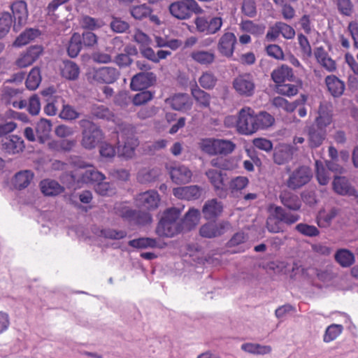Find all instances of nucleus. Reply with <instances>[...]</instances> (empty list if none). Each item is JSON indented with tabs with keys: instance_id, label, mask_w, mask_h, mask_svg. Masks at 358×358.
Wrapping results in <instances>:
<instances>
[{
	"instance_id": "nucleus-38",
	"label": "nucleus",
	"mask_w": 358,
	"mask_h": 358,
	"mask_svg": "<svg viewBox=\"0 0 358 358\" xmlns=\"http://www.w3.org/2000/svg\"><path fill=\"white\" fill-rule=\"evenodd\" d=\"M241 350L253 355H266L271 352V347L258 343H245L241 345Z\"/></svg>"
},
{
	"instance_id": "nucleus-23",
	"label": "nucleus",
	"mask_w": 358,
	"mask_h": 358,
	"mask_svg": "<svg viewBox=\"0 0 358 358\" xmlns=\"http://www.w3.org/2000/svg\"><path fill=\"white\" fill-rule=\"evenodd\" d=\"M222 209V203L213 199L205 203L202 212L206 220L214 221L221 214Z\"/></svg>"
},
{
	"instance_id": "nucleus-21",
	"label": "nucleus",
	"mask_w": 358,
	"mask_h": 358,
	"mask_svg": "<svg viewBox=\"0 0 358 358\" xmlns=\"http://www.w3.org/2000/svg\"><path fill=\"white\" fill-rule=\"evenodd\" d=\"M271 77L275 85H278L286 81H293L294 75L291 67L286 64H282L271 72Z\"/></svg>"
},
{
	"instance_id": "nucleus-20",
	"label": "nucleus",
	"mask_w": 358,
	"mask_h": 358,
	"mask_svg": "<svg viewBox=\"0 0 358 358\" xmlns=\"http://www.w3.org/2000/svg\"><path fill=\"white\" fill-rule=\"evenodd\" d=\"M327 129L318 127L314 124L308 129V142L310 148L320 147L327 137Z\"/></svg>"
},
{
	"instance_id": "nucleus-59",
	"label": "nucleus",
	"mask_w": 358,
	"mask_h": 358,
	"mask_svg": "<svg viewBox=\"0 0 358 358\" xmlns=\"http://www.w3.org/2000/svg\"><path fill=\"white\" fill-rule=\"evenodd\" d=\"M20 94V92L16 89L8 88L6 90L5 94L10 97L8 101V103L12 105L15 108L22 109L27 106V101L25 100L13 101V96H17Z\"/></svg>"
},
{
	"instance_id": "nucleus-28",
	"label": "nucleus",
	"mask_w": 358,
	"mask_h": 358,
	"mask_svg": "<svg viewBox=\"0 0 358 358\" xmlns=\"http://www.w3.org/2000/svg\"><path fill=\"white\" fill-rule=\"evenodd\" d=\"M275 123V118L266 111L255 113V132L258 130L266 129Z\"/></svg>"
},
{
	"instance_id": "nucleus-46",
	"label": "nucleus",
	"mask_w": 358,
	"mask_h": 358,
	"mask_svg": "<svg viewBox=\"0 0 358 358\" xmlns=\"http://www.w3.org/2000/svg\"><path fill=\"white\" fill-rule=\"evenodd\" d=\"M41 82L40 69L34 67L29 72L27 80L26 86L29 90H35Z\"/></svg>"
},
{
	"instance_id": "nucleus-3",
	"label": "nucleus",
	"mask_w": 358,
	"mask_h": 358,
	"mask_svg": "<svg viewBox=\"0 0 358 358\" xmlns=\"http://www.w3.org/2000/svg\"><path fill=\"white\" fill-rule=\"evenodd\" d=\"M255 111L249 106L242 108L237 114L236 129L242 135H252L255 133Z\"/></svg>"
},
{
	"instance_id": "nucleus-48",
	"label": "nucleus",
	"mask_w": 358,
	"mask_h": 358,
	"mask_svg": "<svg viewBox=\"0 0 358 358\" xmlns=\"http://www.w3.org/2000/svg\"><path fill=\"white\" fill-rule=\"evenodd\" d=\"M241 29L251 34L259 36L264 33V27L260 24H255L251 20H243L240 24Z\"/></svg>"
},
{
	"instance_id": "nucleus-7",
	"label": "nucleus",
	"mask_w": 358,
	"mask_h": 358,
	"mask_svg": "<svg viewBox=\"0 0 358 358\" xmlns=\"http://www.w3.org/2000/svg\"><path fill=\"white\" fill-rule=\"evenodd\" d=\"M194 24L199 32L212 35L220 30L223 20L221 17H213L208 20L204 16H199L195 18Z\"/></svg>"
},
{
	"instance_id": "nucleus-41",
	"label": "nucleus",
	"mask_w": 358,
	"mask_h": 358,
	"mask_svg": "<svg viewBox=\"0 0 358 358\" xmlns=\"http://www.w3.org/2000/svg\"><path fill=\"white\" fill-rule=\"evenodd\" d=\"M217 83V78L210 71L203 72L199 78L200 86L205 90H213Z\"/></svg>"
},
{
	"instance_id": "nucleus-54",
	"label": "nucleus",
	"mask_w": 358,
	"mask_h": 358,
	"mask_svg": "<svg viewBox=\"0 0 358 358\" xmlns=\"http://www.w3.org/2000/svg\"><path fill=\"white\" fill-rule=\"evenodd\" d=\"M316 178L318 182L322 185H325L329 182V171L326 169L323 163L319 160L315 162Z\"/></svg>"
},
{
	"instance_id": "nucleus-18",
	"label": "nucleus",
	"mask_w": 358,
	"mask_h": 358,
	"mask_svg": "<svg viewBox=\"0 0 358 358\" xmlns=\"http://www.w3.org/2000/svg\"><path fill=\"white\" fill-rule=\"evenodd\" d=\"M170 177L176 184H186L191 181L192 173L184 165H176L169 169Z\"/></svg>"
},
{
	"instance_id": "nucleus-26",
	"label": "nucleus",
	"mask_w": 358,
	"mask_h": 358,
	"mask_svg": "<svg viewBox=\"0 0 358 358\" xmlns=\"http://www.w3.org/2000/svg\"><path fill=\"white\" fill-rule=\"evenodd\" d=\"M325 84L328 91L334 97L341 96L345 90V83L334 75L327 76L325 78Z\"/></svg>"
},
{
	"instance_id": "nucleus-45",
	"label": "nucleus",
	"mask_w": 358,
	"mask_h": 358,
	"mask_svg": "<svg viewBox=\"0 0 358 358\" xmlns=\"http://www.w3.org/2000/svg\"><path fill=\"white\" fill-rule=\"evenodd\" d=\"M271 103L273 106L278 108H281L286 112L291 113L296 109L298 105V101L289 102L287 99L282 96H275L272 99Z\"/></svg>"
},
{
	"instance_id": "nucleus-39",
	"label": "nucleus",
	"mask_w": 358,
	"mask_h": 358,
	"mask_svg": "<svg viewBox=\"0 0 358 358\" xmlns=\"http://www.w3.org/2000/svg\"><path fill=\"white\" fill-rule=\"evenodd\" d=\"M182 225H157L155 231L161 237L172 238L180 233Z\"/></svg>"
},
{
	"instance_id": "nucleus-36",
	"label": "nucleus",
	"mask_w": 358,
	"mask_h": 358,
	"mask_svg": "<svg viewBox=\"0 0 358 358\" xmlns=\"http://www.w3.org/2000/svg\"><path fill=\"white\" fill-rule=\"evenodd\" d=\"M225 231V225H201L199 233L202 237L211 238L224 234Z\"/></svg>"
},
{
	"instance_id": "nucleus-27",
	"label": "nucleus",
	"mask_w": 358,
	"mask_h": 358,
	"mask_svg": "<svg viewBox=\"0 0 358 358\" xmlns=\"http://www.w3.org/2000/svg\"><path fill=\"white\" fill-rule=\"evenodd\" d=\"M41 192L45 196H57L64 192V187L58 182L45 179L40 182Z\"/></svg>"
},
{
	"instance_id": "nucleus-40",
	"label": "nucleus",
	"mask_w": 358,
	"mask_h": 358,
	"mask_svg": "<svg viewBox=\"0 0 358 358\" xmlns=\"http://www.w3.org/2000/svg\"><path fill=\"white\" fill-rule=\"evenodd\" d=\"M249 184V179L245 176H236L231 179L228 184V188L231 194L241 192Z\"/></svg>"
},
{
	"instance_id": "nucleus-9",
	"label": "nucleus",
	"mask_w": 358,
	"mask_h": 358,
	"mask_svg": "<svg viewBox=\"0 0 358 358\" xmlns=\"http://www.w3.org/2000/svg\"><path fill=\"white\" fill-rule=\"evenodd\" d=\"M333 116L332 103L327 101H322L319 105L317 115L313 124L320 128L327 129L333 122Z\"/></svg>"
},
{
	"instance_id": "nucleus-14",
	"label": "nucleus",
	"mask_w": 358,
	"mask_h": 358,
	"mask_svg": "<svg viewBox=\"0 0 358 358\" xmlns=\"http://www.w3.org/2000/svg\"><path fill=\"white\" fill-rule=\"evenodd\" d=\"M120 75V73L116 68L103 66L94 71L93 79L99 83L112 84L119 78Z\"/></svg>"
},
{
	"instance_id": "nucleus-17",
	"label": "nucleus",
	"mask_w": 358,
	"mask_h": 358,
	"mask_svg": "<svg viewBox=\"0 0 358 358\" xmlns=\"http://www.w3.org/2000/svg\"><path fill=\"white\" fill-rule=\"evenodd\" d=\"M236 43L235 34L231 32H225L218 41L217 50L222 56L229 58L234 54Z\"/></svg>"
},
{
	"instance_id": "nucleus-35",
	"label": "nucleus",
	"mask_w": 358,
	"mask_h": 358,
	"mask_svg": "<svg viewBox=\"0 0 358 358\" xmlns=\"http://www.w3.org/2000/svg\"><path fill=\"white\" fill-rule=\"evenodd\" d=\"M292 158V150L289 146H281L275 150L273 161L278 165L287 163Z\"/></svg>"
},
{
	"instance_id": "nucleus-25",
	"label": "nucleus",
	"mask_w": 358,
	"mask_h": 358,
	"mask_svg": "<svg viewBox=\"0 0 358 358\" xmlns=\"http://www.w3.org/2000/svg\"><path fill=\"white\" fill-rule=\"evenodd\" d=\"M24 148V141L17 135L10 136L3 140V148L8 154L19 153L23 151Z\"/></svg>"
},
{
	"instance_id": "nucleus-47",
	"label": "nucleus",
	"mask_w": 358,
	"mask_h": 358,
	"mask_svg": "<svg viewBox=\"0 0 358 358\" xmlns=\"http://www.w3.org/2000/svg\"><path fill=\"white\" fill-rule=\"evenodd\" d=\"M236 144L230 140L217 138L216 155H227L235 149Z\"/></svg>"
},
{
	"instance_id": "nucleus-5",
	"label": "nucleus",
	"mask_w": 358,
	"mask_h": 358,
	"mask_svg": "<svg viewBox=\"0 0 358 358\" xmlns=\"http://www.w3.org/2000/svg\"><path fill=\"white\" fill-rule=\"evenodd\" d=\"M118 138L124 143L121 154L127 158L134 155L135 149L138 145V141L134 136V129L131 125L125 126L120 132H117Z\"/></svg>"
},
{
	"instance_id": "nucleus-63",
	"label": "nucleus",
	"mask_w": 358,
	"mask_h": 358,
	"mask_svg": "<svg viewBox=\"0 0 358 358\" xmlns=\"http://www.w3.org/2000/svg\"><path fill=\"white\" fill-rule=\"evenodd\" d=\"M59 117L62 119L66 120H73L79 117V113H78L71 106L64 105L62 111L59 113Z\"/></svg>"
},
{
	"instance_id": "nucleus-30",
	"label": "nucleus",
	"mask_w": 358,
	"mask_h": 358,
	"mask_svg": "<svg viewBox=\"0 0 358 358\" xmlns=\"http://www.w3.org/2000/svg\"><path fill=\"white\" fill-rule=\"evenodd\" d=\"M128 245L136 249L162 248L157 239L148 237L135 238L129 241Z\"/></svg>"
},
{
	"instance_id": "nucleus-43",
	"label": "nucleus",
	"mask_w": 358,
	"mask_h": 358,
	"mask_svg": "<svg viewBox=\"0 0 358 358\" xmlns=\"http://www.w3.org/2000/svg\"><path fill=\"white\" fill-rule=\"evenodd\" d=\"M217 138H201L199 143L200 150L208 155H216Z\"/></svg>"
},
{
	"instance_id": "nucleus-52",
	"label": "nucleus",
	"mask_w": 358,
	"mask_h": 358,
	"mask_svg": "<svg viewBox=\"0 0 358 358\" xmlns=\"http://www.w3.org/2000/svg\"><path fill=\"white\" fill-rule=\"evenodd\" d=\"M13 17L8 12H4L0 16V39L3 38L10 31Z\"/></svg>"
},
{
	"instance_id": "nucleus-64",
	"label": "nucleus",
	"mask_w": 358,
	"mask_h": 358,
	"mask_svg": "<svg viewBox=\"0 0 358 358\" xmlns=\"http://www.w3.org/2000/svg\"><path fill=\"white\" fill-rule=\"evenodd\" d=\"M210 165L222 170H232L234 168L229 159L222 157H216L211 159Z\"/></svg>"
},
{
	"instance_id": "nucleus-34",
	"label": "nucleus",
	"mask_w": 358,
	"mask_h": 358,
	"mask_svg": "<svg viewBox=\"0 0 358 358\" xmlns=\"http://www.w3.org/2000/svg\"><path fill=\"white\" fill-rule=\"evenodd\" d=\"M182 210L176 207L166 209L159 215V221L158 224H176L180 216Z\"/></svg>"
},
{
	"instance_id": "nucleus-16",
	"label": "nucleus",
	"mask_w": 358,
	"mask_h": 358,
	"mask_svg": "<svg viewBox=\"0 0 358 358\" xmlns=\"http://www.w3.org/2000/svg\"><path fill=\"white\" fill-rule=\"evenodd\" d=\"M269 217H273L277 222L285 224H293L299 220V216L294 213H287L282 207L270 204L268 206Z\"/></svg>"
},
{
	"instance_id": "nucleus-19",
	"label": "nucleus",
	"mask_w": 358,
	"mask_h": 358,
	"mask_svg": "<svg viewBox=\"0 0 358 358\" xmlns=\"http://www.w3.org/2000/svg\"><path fill=\"white\" fill-rule=\"evenodd\" d=\"M201 192L202 189L198 185L180 187L173 189V194L176 198L187 201L198 199Z\"/></svg>"
},
{
	"instance_id": "nucleus-31",
	"label": "nucleus",
	"mask_w": 358,
	"mask_h": 358,
	"mask_svg": "<svg viewBox=\"0 0 358 358\" xmlns=\"http://www.w3.org/2000/svg\"><path fill=\"white\" fill-rule=\"evenodd\" d=\"M192 95L200 108H207L210 107L211 96L208 92L199 88L197 85L192 89Z\"/></svg>"
},
{
	"instance_id": "nucleus-29",
	"label": "nucleus",
	"mask_w": 358,
	"mask_h": 358,
	"mask_svg": "<svg viewBox=\"0 0 358 358\" xmlns=\"http://www.w3.org/2000/svg\"><path fill=\"white\" fill-rule=\"evenodd\" d=\"M281 203L287 208L292 210H298L301 207V201L299 197L287 191H284L280 194Z\"/></svg>"
},
{
	"instance_id": "nucleus-10",
	"label": "nucleus",
	"mask_w": 358,
	"mask_h": 358,
	"mask_svg": "<svg viewBox=\"0 0 358 358\" xmlns=\"http://www.w3.org/2000/svg\"><path fill=\"white\" fill-rule=\"evenodd\" d=\"M160 196L155 190H148L136 195L135 202L136 206L145 210L156 209L159 203Z\"/></svg>"
},
{
	"instance_id": "nucleus-12",
	"label": "nucleus",
	"mask_w": 358,
	"mask_h": 358,
	"mask_svg": "<svg viewBox=\"0 0 358 358\" xmlns=\"http://www.w3.org/2000/svg\"><path fill=\"white\" fill-rule=\"evenodd\" d=\"M206 176L217 194L220 197L226 196L227 187L224 182V177L227 175L215 169H208L206 172Z\"/></svg>"
},
{
	"instance_id": "nucleus-62",
	"label": "nucleus",
	"mask_w": 358,
	"mask_h": 358,
	"mask_svg": "<svg viewBox=\"0 0 358 358\" xmlns=\"http://www.w3.org/2000/svg\"><path fill=\"white\" fill-rule=\"evenodd\" d=\"M101 236L106 238L118 240L124 238L127 232L123 230H115L112 229H105L101 230Z\"/></svg>"
},
{
	"instance_id": "nucleus-24",
	"label": "nucleus",
	"mask_w": 358,
	"mask_h": 358,
	"mask_svg": "<svg viewBox=\"0 0 358 358\" xmlns=\"http://www.w3.org/2000/svg\"><path fill=\"white\" fill-rule=\"evenodd\" d=\"M152 81V73H139L131 78L130 87L134 91L143 90L150 87Z\"/></svg>"
},
{
	"instance_id": "nucleus-37",
	"label": "nucleus",
	"mask_w": 358,
	"mask_h": 358,
	"mask_svg": "<svg viewBox=\"0 0 358 358\" xmlns=\"http://www.w3.org/2000/svg\"><path fill=\"white\" fill-rule=\"evenodd\" d=\"M82 38L78 33H74L68 44L67 53L69 57L73 58L78 55L82 49Z\"/></svg>"
},
{
	"instance_id": "nucleus-49",
	"label": "nucleus",
	"mask_w": 358,
	"mask_h": 358,
	"mask_svg": "<svg viewBox=\"0 0 358 358\" xmlns=\"http://www.w3.org/2000/svg\"><path fill=\"white\" fill-rule=\"evenodd\" d=\"M152 12V8L145 3L133 6L130 9L131 16L136 20L144 19L148 17Z\"/></svg>"
},
{
	"instance_id": "nucleus-22",
	"label": "nucleus",
	"mask_w": 358,
	"mask_h": 358,
	"mask_svg": "<svg viewBox=\"0 0 358 358\" xmlns=\"http://www.w3.org/2000/svg\"><path fill=\"white\" fill-rule=\"evenodd\" d=\"M166 103L176 110H186L192 107V101L187 94H176L166 99Z\"/></svg>"
},
{
	"instance_id": "nucleus-44",
	"label": "nucleus",
	"mask_w": 358,
	"mask_h": 358,
	"mask_svg": "<svg viewBox=\"0 0 358 358\" xmlns=\"http://www.w3.org/2000/svg\"><path fill=\"white\" fill-rule=\"evenodd\" d=\"M38 34V31L37 29H27L17 37L14 42V45L17 47L25 45L34 40Z\"/></svg>"
},
{
	"instance_id": "nucleus-15",
	"label": "nucleus",
	"mask_w": 358,
	"mask_h": 358,
	"mask_svg": "<svg viewBox=\"0 0 358 358\" xmlns=\"http://www.w3.org/2000/svg\"><path fill=\"white\" fill-rule=\"evenodd\" d=\"M333 189L338 194L354 196L358 203V192L345 177H335L333 181Z\"/></svg>"
},
{
	"instance_id": "nucleus-53",
	"label": "nucleus",
	"mask_w": 358,
	"mask_h": 358,
	"mask_svg": "<svg viewBox=\"0 0 358 358\" xmlns=\"http://www.w3.org/2000/svg\"><path fill=\"white\" fill-rule=\"evenodd\" d=\"M338 13L343 16H351L354 13V4L351 0H336Z\"/></svg>"
},
{
	"instance_id": "nucleus-2",
	"label": "nucleus",
	"mask_w": 358,
	"mask_h": 358,
	"mask_svg": "<svg viewBox=\"0 0 358 358\" xmlns=\"http://www.w3.org/2000/svg\"><path fill=\"white\" fill-rule=\"evenodd\" d=\"M170 13L174 17L180 20H189L192 15L202 14L203 8L195 0H180L171 3L169 7Z\"/></svg>"
},
{
	"instance_id": "nucleus-56",
	"label": "nucleus",
	"mask_w": 358,
	"mask_h": 358,
	"mask_svg": "<svg viewBox=\"0 0 358 358\" xmlns=\"http://www.w3.org/2000/svg\"><path fill=\"white\" fill-rule=\"evenodd\" d=\"M343 329V326L341 324H331L326 329L324 335V341L329 343L334 341L341 334Z\"/></svg>"
},
{
	"instance_id": "nucleus-1",
	"label": "nucleus",
	"mask_w": 358,
	"mask_h": 358,
	"mask_svg": "<svg viewBox=\"0 0 358 358\" xmlns=\"http://www.w3.org/2000/svg\"><path fill=\"white\" fill-rule=\"evenodd\" d=\"M79 124L82 128L81 146L88 150L94 149L105 138L103 131L88 120H81Z\"/></svg>"
},
{
	"instance_id": "nucleus-50",
	"label": "nucleus",
	"mask_w": 358,
	"mask_h": 358,
	"mask_svg": "<svg viewBox=\"0 0 358 358\" xmlns=\"http://www.w3.org/2000/svg\"><path fill=\"white\" fill-rule=\"evenodd\" d=\"M336 260L343 267H348L354 262V255L347 250H340L335 255Z\"/></svg>"
},
{
	"instance_id": "nucleus-55",
	"label": "nucleus",
	"mask_w": 358,
	"mask_h": 358,
	"mask_svg": "<svg viewBox=\"0 0 358 358\" xmlns=\"http://www.w3.org/2000/svg\"><path fill=\"white\" fill-rule=\"evenodd\" d=\"M275 91L279 94L291 97L297 94L299 87L294 84L282 83L275 85Z\"/></svg>"
},
{
	"instance_id": "nucleus-58",
	"label": "nucleus",
	"mask_w": 358,
	"mask_h": 358,
	"mask_svg": "<svg viewBox=\"0 0 358 358\" xmlns=\"http://www.w3.org/2000/svg\"><path fill=\"white\" fill-rule=\"evenodd\" d=\"M337 214L338 210L335 208H332L329 210L322 209L318 213L317 216V224H320L321 222L329 223L337 215Z\"/></svg>"
},
{
	"instance_id": "nucleus-6",
	"label": "nucleus",
	"mask_w": 358,
	"mask_h": 358,
	"mask_svg": "<svg viewBox=\"0 0 358 358\" xmlns=\"http://www.w3.org/2000/svg\"><path fill=\"white\" fill-rule=\"evenodd\" d=\"M233 88L240 96L250 97L255 92V83L252 74L245 73L236 76L232 82Z\"/></svg>"
},
{
	"instance_id": "nucleus-32",
	"label": "nucleus",
	"mask_w": 358,
	"mask_h": 358,
	"mask_svg": "<svg viewBox=\"0 0 358 358\" xmlns=\"http://www.w3.org/2000/svg\"><path fill=\"white\" fill-rule=\"evenodd\" d=\"M189 56L195 62L206 66L213 63L215 58L213 52L206 50H194Z\"/></svg>"
},
{
	"instance_id": "nucleus-42",
	"label": "nucleus",
	"mask_w": 358,
	"mask_h": 358,
	"mask_svg": "<svg viewBox=\"0 0 358 358\" xmlns=\"http://www.w3.org/2000/svg\"><path fill=\"white\" fill-rule=\"evenodd\" d=\"M62 76L68 79L74 80L78 78L80 69L78 66L73 62H66L64 64V67L62 69Z\"/></svg>"
},
{
	"instance_id": "nucleus-51",
	"label": "nucleus",
	"mask_w": 358,
	"mask_h": 358,
	"mask_svg": "<svg viewBox=\"0 0 358 358\" xmlns=\"http://www.w3.org/2000/svg\"><path fill=\"white\" fill-rule=\"evenodd\" d=\"M297 41L303 57H311L313 55L312 48L308 38L302 33L297 34Z\"/></svg>"
},
{
	"instance_id": "nucleus-57",
	"label": "nucleus",
	"mask_w": 358,
	"mask_h": 358,
	"mask_svg": "<svg viewBox=\"0 0 358 358\" xmlns=\"http://www.w3.org/2000/svg\"><path fill=\"white\" fill-rule=\"evenodd\" d=\"M95 192L101 196H112L115 194V188L113 187V184L101 181L99 182L95 185Z\"/></svg>"
},
{
	"instance_id": "nucleus-61",
	"label": "nucleus",
	"mask_w": 358,
	"mask_h": 358,
	"mask_svg": "<svg viewBox=\"0 0 358 358\" xmlns=\"http://www.w3.org/2000/svg\"><path fill=\"white\" fill-rule=\"evenodd\" d=\"M51 123L49 120H41L36 127V134L40 141H43V138H47L50 131Z\"/></svg>"
},
{
	"instance_id": "nucleus-4",
	"label": "nucleus",
	"mask_w": 358,
	"mask_h": 358,
	"mask_svg": "<svg viewBox=\"0 0 358 358\" xmlns=\"http://www.w3.org/2000/svg\"><path fill=\"white\" fill-rule=\"evenodd\" d=\"M313 178V172L307 166H299L290 172L286 181V185L291 189L296 190L308 184Z\"/></svg>"
},
{
	"instance_id": "nucleus-60",
	"label": "nucleus",
	"mask_w": 358,
	"mask_h": 358,
	"mask_svg": "<svg viewBox=\"0 0 358 358\" xmlns=\"http://www.w3.org/2000/svg\"><path fill=\"white\" fill-rule=\"evenodd\" d=\"M241 10L245 15L249 17H254L257 15L255 0H243Z\"/></svg>"
},
{
	"instance_id": "nucleus-13",
	"label": "nucleus",
	"mask_w": 358,
	"mask_h": 358,
	"mask_svg": "<svg viewBox=\"0 0 358 358\" xmlns=\"http://www.w3.org/2000/svg\"><path fill=\"white\" fill-rule=\"evenodd\" d=\"M10 9L14 18L13 29L17 31L27 22L28 17L27 3L22 0L16 1L11 4Z\"/></svg>"
},
{
	"instance_id": "nucleus-8",
	"label": "nucleus",
	"mask_w": 358,
	"mask_h": 358,
	"mask_svg": "<svg viewBox=\"0 0 358 358\" xmlns=\"http://www.w3.org/2000/svg\"><path fill=\"white\" fill-rule=\"evenodd\" d=\"M78 162L73 161V163L80 168H89L80 173V181L86 184L98 183L103 181L106 177L104 174L96 170L93 166L83 162L79 157H76Z\"/></svg>"
},
{
	"instance_id": "nucleus-11",
	"label": "nucleus",
	"mask_w": 358,
	"mask_h": 358,
	"mask_svg": "<svg viewBox=\"0 0 358 358\" xmlns=\"http://www.w3.org/2000/svg\"><path fill=\"white\" fill-rule=\"evenodd\" d=\"M41 45H31L22 52L15 64L19 68H26L35 62L43 52Z\"/></svg>"
},
{
	"instance_id": "nucleus-33",
	"label": "nucleus",
	"mask_w": 358,
	"mask_h": 358,
	"mask_svg": "<svg viewBox=\"0 0 358 358\" xmlns=\"http://www.w3.org/2000/svg\"><path fill=\"white\" fill-rule=\"evenodd\" d=\"M34 178L31 171H21L15 175L13 184L16 189H22L28 187Z\"/></svg>"
}]
</instances>
